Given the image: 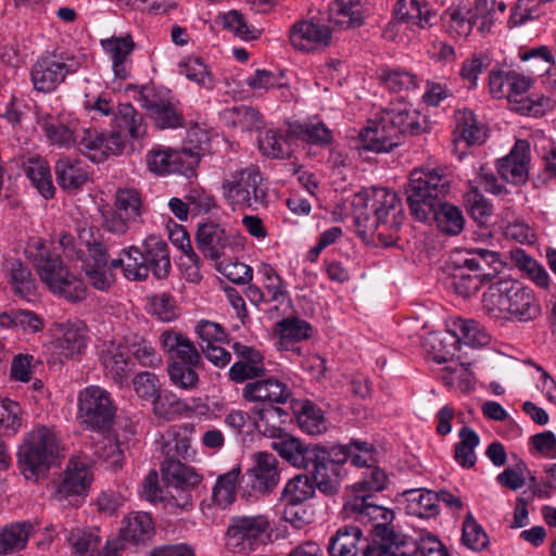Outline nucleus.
I'll return each instance as SVG.
<instances>
[{"instance_id":"1","label":"nucleus","mask_w":556,"mask_h":556,"mask_svg":"<svg viewBox=\"0 0 556 556\" xmlns=\"http://www.w3.org/2000/svg\"><path fill=\"white\" fill-rule=\"evenodd\" d=\"M451 181L437 168H420L410 173L406 189L410 214L419 222H434L445 235L457 236L465 226L459 207L445 201Z\"/></svg>"},{"instance_id":"2","label":"nucleus","mask_w":556,"mask_h":556,"mask_svg":"<svg viewBox=\"0 0 556 556\" xmlns=\"http://www.w3.org/2000/svg\"><path fill=\"white\" fill-rule=\"evenodd\" d=\"M352 206L358 236H377L386 247L395 243L404 220L396 192L382 187L364 188L354 194Z\"/></svg>"},{"instance_id":"3","label":"nucleus","mask_w":556,"mask_h":556,"mask_svg":"<svg viewBox=\"0 0 556 556\" xmlns=\"http://www.w3.org/2000/svg\"><path fill=\"white\" fill-rule=\"evenodd\" d=\"M484 312L495 319H532L539 306L531 289L516 280H498L483 293Z\"/></svg>"},{"instance_id":"4","label":"nucleus","mask_w":556,"mask_h":556,"mask_svg":"<svg viewBox=\"0 0 556 556\" xmlns=\"http://www.w3.org/2000/svg\"><path fill=\"white\" fill-rule=\"evenodd\" d=\"M63 457V445L51 427L36 426L28 431L18 448V464L27 480H39Z\"/></svg>"},{"instance_id":"5","label":"nucleus","mask_w":556,"mask_h":556,"mask_svg":"<svg viewBox=\"0 0 556 556\" xmlns=\"http://www.w3.org/2000/svg\"><path fill=\"white\" fill-rule=\"evenodd\" d=\"M452 288L458 295L468 298L496 276L502 261L495 251L475 249L458 253L452 261Z\"/></svg>"},{"instance_id":"6","label":"nucleus","mask_w":556,"mask_h":556,"mask_svg":"<svg viewBox=\"0 0 556 556\" xmlns=\"http://www.w3.org/2000/svg\"><path fill=\"white\" fill-rule=\"evenodd\" d=\"M226 203L236 210H253L267 206V187L256 166H248L230 172L222 182Z\"/></svg>"},{"instance_id":"7","label":"nucleus","mask_w":556,"mask_h":556,"mask_svg":"<svg viewBox=\"0 0 556 556\" xmlns=\"http://www.w3.org/2000/svg\"><path fill=\"white\" fill-rule=\"evenodd\" d=\"M81 67V58L70 50L55 49L43 52L30 72L34 88L40 92H52Z\"/></svg>"},{"instance_id":"8","label":"nucleus","mask_w":556,"mask_h":556,"mask_svg":"<svg viewBox=\"0 0 556 556\" xmlns=\"http://www.w3.org/2000/svg\"><path fill=\"white\" fill-rule=\"evenodd\" d=\"M35 268L40 280L54 294L70 302H80L87 296L83 280L70 273L60 255L48 251L40 252L35 260Z\"/></svg>"},{"instance_id":"9","label":"nucleus","mask_w":556,"mask_h":556,"mask_svg":"<svg viewBox=\"0 0 556 556\" xmlns=\"http://www.w3.org/2000/svg\"><path fill=\"white\" fill-rule=\"evenodd\" d=\"M78 239L88 253L83 261V269L89 283L99 291H109L115 283V275L109 262L106 242L99 235V230L92 227L83 228Z\"/></svg>"},{"instance_id":"10","label":"nucleus","mask_w":556,"mask_h":556,"mask_svg":"<svg viewBox=\"0 0 556 556\" xmlns=\"http://www.w3.org/2000/svg\"><path fill=\"white\" fill-rule=\"evenodd\" d=\"M270 532L265 515L233 516L227 527L226 545L232 553L249 554L265 545Z\"/></svg>"},{"instance_id":"11","label":"nucleus","mask_w":556,"mask_h":556,"mask_svg":"<svg viewBox=\"0 0 556 556\" xmlns=\"http://www.w3.org/2000/svg\"><path fill=\"white\" fill-rule=\"evenodd\" d=\"M382 530L392 531V528L377 527L376 543H369L363 538L362 530L354 526H344L331 536L328 544L330 556H386L383 552L384 539L388 535Z\"/></svg>"},{"instance_id":"12","label":"nucleus","mask_w":556,"mask_h":556,"mask_svg":"<svg viewBox=\"0 0 556 556\" xmlns=\"http://www.w3.org/2000/svg\"><path fill=\"white\" fill-rule=\"evenodd\" d=\"M78 413L81 422L88 428L103 431L112 426L115 407L106 390L90 386L78 395Z\"/></svg>"},{"instance_id":"13","label":"nucleus","mask_w":556,"mask_h":556,"mask_svg":"<svg viewBox=\"0 0 556 556\" xmlns=\"http://www.w3.org/2000/svg\"><path fill=\"white\" fill-rule=\"evenodd\" d=\"M200 157L190 149L175 150L157 146L146 154L149 170L157 176L180 174L186 177L193 175Z\"/></svg>"},{"instance_id":"14","label":"nucleus","mask_w":556,"mask_h":556,"mask_svg":"<svg viewBox=\"0 0 556 556\" xmlns=\"http://www.w3.org/2000/svg\"><path fill=\"white\" fill-rule=\"evenodd\" d=\"M76 147L85 156L94 163L104 162L110 155H118L125 148V139L117 131L105 134L94 127H78Z\"/></svg>"},{"instance_id":"15","label":"nucleus","mask_w":556,"mask_h":556,"mask_svg":"<svg viewBox=\"0 0 556 556\" xmlns=\"http://www.w3.org/2000/svg\"><path fill=\"white\" fill-rule=\"evenodd\" d=\"M382 533L388 535L382 552L386 556H450L443 543L433 535L428 534L416 541L394 529L382 530Z\"/></svg>"},{"instance_id":"16","label":"nucleus","mask_w":556,"mask_h":556,"mask_svg":"<svg viewBox=\"0 0 556 556\" xmlns=\"http://www.w3.org/2000/svg\"><path fill=\"white\" fill-rule=\"evenodd\" d=\"M154 532L152 518L147 513H134L123 520L118 538L109 540L97 556H121L126 544H144Z\"/></svg>"},{"instance_id":"17","label":"nucleus","mask_w":556,"mask_h":556,"mask_svg":"<svg viewBox=\"0 0 556 556\" xmlns=\"http://www.w3.org/2000/svg\"><path fill=\"white\" fill-rule=\"evenodd\" d=\"M52 332V345L60 357L74 359L85 354L90 338L88 327L83 320L55 323Z\"/></svg>"},{"instance_id":"18","label":"nucleus","mask_w":556,"mask_h":556,"mask_svg":"<svg viewBox=\"0 0 556 556\" xmlns=\"http://www.w3.org/2000/svg\"><path fill=\"white\" fill-rule=\"evenodd\" d=\"M242 399L256 405H285L292 400L290 387L275 377L256 378L242 388Z\"/></svg>"},{"instance_id":"19","label":"nucleus","mask_w":556,"mask_h":556,"mask_svg":"<svg viewBox=\"0 0 556 556\" xmlns=\"http://www.w3.org/2000/svg\"><path fill=\"white\" fill-rule=\"evenodd\" d=\"M138 101L153 118L161 129L178 128L184 126V117L178 106L168 98H164L152 89L141 87Z\"/></svg>"},{"instance_id":"20","label":"nucleus","mask_w":556,"mask_h":556,"mask_svg":"<svg viewBox=\"0 0 556 556\" xmlns=\"http://www.w3.org/2000/svg\"><path fill=\"white\" fill-rule=\"evenodd\" d=\"M375 496L368 495H348L343 505L348 517L354 518L361 522L374 521L372 534L376 543L377 527L389 528L388 523L393 520V511L375 503Z\"/></svg>"},{"instance_id":"21","label":"nucleus","mask_w":556,"mask_h":556,"mask_svg":"<svg viewBox=\"0 0 556 556\" xmlns=\"http://www.w3.org/2000/svg\"><path fill=\"white\" fill-rule=\"evenodd\" d=\"M231 348L239 359L228 370L230 381L243 383L266 376L264 355L261 351L240 342H235Z\"/></svg>"},{"instance_id":"22","label":"nucleus","mask_w":556,"mask_h":556,"mask_svg":"<svg viewBox=\"0 0 556 556\" xmlns=\"http://www.w3.org/2000/svg\"><path fill=\"white\" fill-rule=\"evenodd\" d=\"M382 121L397 138L401 135L419 136L429 130L427 116L405 103L395 104L387 110Z\"/></svg>"},{"instance_id":"23","label":"nucleus","mask_w":556,"mask_h":556,"mask_svg":"<svg viewBox=\"0 0 556 556\" xmlns=\"http://www.w3.org/2000/svg\"><path fill=\"white\" fill-rule=\"evenodd\" d=\"M331 38V29L327 25L313 20L299 21L289 30L291 46L304 52L328 47Z\"/></svg>"},{"instance_id":"24","label":"nucleus","mask_w":556,"mask_h":556,"mask_svg":"<svg viewBox=\"0 0 556 556\" xmlns=\"http://www.w3.org/2000/svg\"><path fill=\"white\" fill-rule=\"evenodd\" d=\"M248 477L252 490L261 494L271 493L280 480L276 456L267 452L256 453Z\"/></svg>"},{"instance_id":"25","label":"nucleus","mask_w":556,"mask_h":556,"mask_svg":"<svg viewBox=\"0 0 556 556\" xmlns=\"http://www.w3.org/2000/svg\"><path fill=\"white\" fill-rule=\"evenodd\" d=\"M326 457L324 446L319 445L309 460V468L306 470L309 472L317 490L327 496H331L339 492L344 472L330 464Z\"/></svg>"},{"instance_id":"26","label":"nucleus","mask_w":556,"mask_h":556,"mask_svg":"<svg viewBox=\"0 0 556 556\" xmlns=\"http://www.w3.org/2000/svg\"><path fill=\"white\" fill-rule=\"evenodd\" d=\"M99 361L106 378L122 387L130 374V358L124 348L114 341L104 342L99 351Z\"/></svg>"},{"instance_id":"27","label":"nucleus","mask_w":556,"mask_h":556,"mask_svg":"<svg viewBox=\"0 0 556 556\" xmlns=\"http://www.w3.org/2000/svg\"><path fill=\"white\" fill-rule=\"evenodd\" d=\"M529 163V143L526 140H517L509 154L498 160L497 172L503 180L520 185L528 179Z\"/></svg>"},{"instance_id":"28","label":"nucleus","mask_w":556,"mask_h":556,"mask_svg":"<svg viewBox=\"0 0 556 556\" xmlns=\"http://www.w3.org/2000/svg\"><path fill=\"white\" fill-rule=\"evenodd\" d=\"M159 343L168 355L169 362L203 365L202 356L194 343L182 332L167 329L161 332Z\"/></svg>"},{"instance_id":"29","label":"nucleus","mask_w":556,"mask_h":556,"mask_svg":"<svg viewBox=\"0 0 556 556\" xmlns=\"http://www.w3.org/2000/svg\"><path fill=\"white\" fill-rule=\"evenodd\" d=\"M251 415L255 428L265 437L276 439L286 433L285 426L292 420V415L280 405H254Z\"/></svg>"},{"instance_id":"30","label":"nucleus","mask_w":556,"mask_h":556,"mask_svg":"<svg viewBox=\"0 0 556 556\" xmlns=\"http://www.w3.org/2000/svg\"><path fill=\"white\" fill-rule=\"evenodd\" d=\"M197 245L202 254L213 261H217L225 250L232 244L231 237L226 229L214 222L199 225L197 230Z\"/></svg>"},{"instance_id":"31","label":"nucleus","mask_w":556,"mask_h":556,"mask_svg":"<svg viewBox=\"0 0 556 556\" xmlns=\"http://www.w3.org/2000/svg\"><path fill=\"white\" fill-rule=\"evenodd\" d=\"M271 447L292 466L308 469L309 460L319 447V444H304L295 437L286 432L274 439Z\"/></svg>"},{"instance_id":"32","label":"nucleus","mask_w":556,"mask_h":556,"mask_svg":"<svg viewBox=\"0 0 556 556\" xmlns=\"http://www.w3.org/2000/svg\"><path fill=\"white\" fill-rule=\"evenodd\" d=\"M101 46L110 55L114 77L121 80L129 78L132 67L131 53L135 49L131 36L104 39L101 40Z\"/></svg>"},{"instance_id":"33","label":"nucleus","mask_w":556,"mask_h":556,"mask_svg":"<svg viewBox=\"0 0 556 556\" xmlns=\"http://www.w3.org/2000/svg\"><path fill=\"white\" fill-rule=\"evenodd\" d=\"M427 355L437 364H446L457 361L460 366L469 367L470 362H465L462 356L457 354L459 351L458 343L454 334L447 329L445 336L439 332L429 333L424 342Z\"/></svg>"},{"instance_id":"34","label":"nucleus","mask_w":556,"mask_h":556,"mask_svg":"<svg viewBox=\"0 0 556 556\" xmlns=\"http://www.w3.org/2000/svg\"><path fill=\"white\" fill-rule=\"evenodd\" d=\"M142 255L148 269L156 279L168 277L172 264L167 243L155 235L148 236L142 243Z\"/></svg>"},{"instance_id":"35","label":"nucleus","mask_w":556,"mask_h":556,"mask_svg":"<svg viewBox=\"0 0 556 556\" xmlns=\"http://www.w3.org/2000/svg\"><path fill=\"white\" fill-rule=\"evenodd\" d=\"M92 481L89 466L79 459H70L64 478L58 486V495L66 498L72 495H83Z\"/></svg>"},{"instance_id":"36","label":"nucleus","mask_w":556,"mask_h":556,"mask_svg":"<svg viewBox=\"0 0 556 556\" xmlns=\"http://www.w3.org/2000/svg\"><path fill=\"white\" fill-rule=\"evenodd\" d=\"M394 13L399 22L407 24L412 29L415 27L429 28L435 18V13L426 0H399Z\"/></svg>"},{"instance_id":"37","label":"nucleus","mask_w":556,"mask_h":556,"mask_svg":"<svg viewBox=\"0 0 556 556\" xmlns=\"http://www.w3.org/2000/svg\"><path fill=\"white\" fill-rule=\"evenodd\" d=\"M34 531L30 521H16L0 528V556L23 551Z\"/></svg>"},{"instance_id":"38","label":"nucleus","mask_w":556,"mask_h":556,"mask_svg":"<svg viewBox=\"0 0 556 556\" xmlns=\"http://www.w3.org/2000/svg\"><path fill=\"white\" fill-rule=\"evenodd\" d=\"M257 274L261 277L266 303L282 305L291 302L287 281L282 279L270 264L262 263L257 268Z\"/></svg>"},{"instance_id":"39","label":"nucleus","mask_w":556,"mask_h":556,"mask_svg":"<svg viewBox=\"0 0 556 556\" xmlns=\"http://www.w3.org/2000/svg\"><path fill=\"white\" fill-rule=\"evenodd\" d=\"M447 327H450V331L454 334L458 344L481 348L490 342L489 333L476 320L456 317L451 319Z\"/></svg>"},{"instance_id":"40","label":"nucleus","mask_w":556,"mask_h":556,"mask_svg":"<svg viewBox=\"0 0 556 556\" xmlns=\"http://www.w3.org/2000/svg\"><path fill=\"white\" fill-rule=\"evenodd\" d=\"M54 172L59 186L67 191L79 189L88 179L85 165L68 156L61 157L55 163Z\"/></svg>"},{"instance_id":"41","label":"nucleus","mask_w":556,"mask_h":556,"mask_svg":"<svg viewBox=\"0 0 556 556\" xmlns=\"http://www.w3.org/2000/svg\"><path fill=\"white\" fill-rule=\"evenodd\" d=\"M113 268H122L123 275L130 281H142L148 278L144 257L139 248L131 245L121 251L119 257L111 261Z\"/></svg>"},{"instance_id":"42","label":"nucleus","mask_w":556,"mask_h":556,"mask_svg":"<svg viewBox=\"0 0 556 556\" xmlns=\"http://www.w3.org/2000/svg\"><path fill=\"white\" fill-rule=\"evenodd\" d=\"M289 132L296 139L320 147L328 146L332 141L331 130L324 122L316 118L290 124Z\"/></svg>"},{"instance_id":"43","label":"nucleus","mask_w":556,"mask_h":556,"mask_svg":"<svg viewBox=\"0 0 556 556\" xmlns=\"http://www.w3.org/2000/svg\"><path fill=\"white\" fill-rule=\"evenodd\" d=\"M407 501V514L418 518H431L439 514L437 492L428 489L404 491Z\"/></svg>"},{"instance_id":"44","label":"nucleus","mask_w":556,"mask_h":556,"mask_svg":"<svg viewBox=\"0 0 556 556\" xmlns=\"http://www.w3.org/2000/svg\"><path fill=\"white\" fill-rule=\"evenodd\" d=\"M455 141H464L467 146L481 144L485 139V130L479 126L476 115L470 110L455 113Z\"/></svg>"},{"instance_id":"45","label":"nucleus","mask_w":556,"mask_h":556,"mask_svg":"<svg viewBox=\"0 0 556 556\" xmlns=\"http://www.w3.org/2000/svg\"><path fill=\"white\" fill-rule=\"evenodd\" d=\"M5 269L14 293L29 301L36 291V282L30 269L17 260L8 261Z\"/></svg>"},{"instance_id":"46","label":"nucleus","mask_w":556,"mask_h":556,"mask_svg":"<svg viewBox=\"0 0 556 556\" xmlns=\"http://www.w3.org/2000/svg\"><path fill=\"white\" fill-rule=\"evenodd\" d=\"M162 472L168 483L181 490L193 489L202 480L192 467L186 466L177 459L163 462Z\"/></svg>"},{"instance_id":"47","label":"nucleus","mask_w":556,"mask_h":556,"mask_svg":"<svg viewBox=\"0 0 556 556\" xmlns=\"http://www.w3.org/2000/svg\"><path fill=\"white\" fill-rule=\"evenodd\" d=\"M388 124L381 121V126L375 129L367 128L359 134L362 148L374 152H388L397 147L401 138L396 134L388 132Z\"/></svg>"},{"instance_id":"48","label":"nucleus","mask_w":556,"mask_h":556,"mask_svg":"<svg viewBox=\"0 0 556 556\" xmlns=\"http://www.w3.org/2000/svg\"><path fill=\"white\" fill-rule=\"evenodd\" d=\"M296 422L302 431L315 435L326 430L323 410L311 401H304L293 406Z\"/></svg>"},{"instance_id":"49","label":"nucleus","mask_w":556,"mask_h":556,"mask_svg":"<svg viewBox=\"0 0 556 556\" xmlns=\"http://www.w3.org/2000/svg\"><path fill=\"white\" fill-rule=\"evenodd\" d=\"M162 453L165 456L164 462H169L170 459L184 458L187 459L191 456V440L187 435L186 431H181L180 429L169 428L162 435Z\"/></svg>"},{"instance_id":"50","label":"nucleus","mask_w":556,"mask_h":556,"mask_svg":"<svg viewBox=\"0 0 556 556\" xmlns=\"http://www.w3.org/2000/svg\"><path fill=\"white\" fill-rule=\"evenodd\" d=\"M378 78L392 92L409 91L418 87L417 76L400 67L383 66L378 71Z\"/></svg>"},{"instance_id":"51","label":"nucleus","mask_w":556,"mask_h":556,"mask_svg":"<svg viewBox=\"0 0 556 556\" xmlns=\"http://www.w3.org/2000/svg\"><path fill=\"white\" fill-rule=\"evenodd\" d=\"M317 488L307 471L290 479L281 492V500L286 504H301L315 495Z\"/></svg>"},{"instance_id":"52","label":"nucleus","mask_w":556,"mask_h":556,"mask_svg":"<svg viewBox=\"0 0 556 556\" xmlns=\"http://www.w3.org/2000/svg\"><path fill=\"white\" fill-rule=\"evenodd\" d=\"M330 21L342 28L358 27L363 23L359 0H336L330 9Z\"/></svg>"},{"instance_id":"53","label":"nucleus","mask_w":556,"mask_h":556,"mask_svg":"<svg viewBox=\"0 0 556 556\" xmlns=\"http://www.w3.org/2000/svg\"><path fill=\"white\" fill-rule=\"evenodd\" d=\"M446 30L453 38H466L472 30L476 16L466 7L450 8L444 13Z\"/></svg>"},{"instance_id":"54","label":"nucleus","mask_w":556,"mask_h":556,"mask_svg":"<svg viewBox=\"0 0 556 556\" xmlns=\"http://www.w3.org/2000/svg\"><path fill=\"white\" fill-rule=\"evenodd\" d=\"M223 118L232 127H239L245 131L258 130L263 126L260 112L251 106L236 105L223 111Z\"/></svg>"},{"instance_id":"55","label":"nucleus","mask_w":556,"mask_h":556,"mask_svg":"<svg viewBox=\"0 0 556 556\" xmlns=\"http://www.w3.org/2000/svg\"><path fill=\"white\" fill-rule=\"evenodd\" d=\"M510 257L518 269L532 280L538 287L546 289L549 286V276L545 268L526 253L522 249H513Z\"/></svg>"},{"instance_id":"56","label":"nucleus","mask_w":556,"mask_h":556,"mask_svg":"<svg viewBox=\"0 0 556 556\" xmlns=\"http://www.w3.org/2000/svg\"><path fill=\"white\" fill-rule=\"evenodd\" d=\"M114 123L119 129L126 130L134 139L142 138L146 134V125L142 115L130 103H121L114 113Z\"/></svg>"},{"instance_id":"57","label":"nucleus","mask_w":556,"mask_h":556,"mask_svg":"<svg viewBox=\"0 0 556 556\" xmlns=\"http://www.w3.org/2000/svg\"><path fill=\"white\" fill-rule=\"evenodd\" d=\"M26 176L30 179L33 186L45 199H51L54 195L55 188L52 182L50 167L43 159H30L25 169Z\"/></svg>"},{"instance_id":"58","label":"nucleus","mask_w":556,"mask_h":556,"mask_svg":"<svg viewBox=\"0 0 556 556\" xmlns=\"http://www.w3.org/2000/svg\"><path fill=\"white\" fill-rule=\"evenodd\" d=\"M115 210L126 220L142 223V200L140 193L132 188L118 189L115 194Z\"/></svg>"},{"instance_id":"59","label":"nucleus","mask_w":556,"mask_h":556,"mask_svg":"<svg viewBox=\"0 0 556 556\" xmlns=\"http://www.w3.org/2000/svg\"><path fill=\"white\" fill-rule=\"evenodd\" d=\"M23 425V409L21 405L10 399L0 397V438L13 437Z\"/></svg>"},{"instance_id":"60","label":"nucleus","mask_w":556,"mask_h":556,"mask_svg":"<svg viewBox=\"0 0 556 556\" xmlns=\"http://www.w3.org/2000/svg\"><path fill=\"white\" fill-rule=\"evenodd\" d=\"M459 439L455 445L454 458L463 468H471L477 462L475 448L480 443L479 435L473 429L466 426L460 429Z\"/></svg>"},{"instance_id":"61","label":"nucleus","mask_w":556,"mask_h":556,"mask_svg":"<svg viewBox=\"0 0 556 556\" xmlns=\"http://www.w3.org/2000/svg\"><path fill=\"white\" fill-rule=\"evenodd\" d=\"M240 473V466H236L218 477L213 489V500L218 506L225 508L235 502Z\"/></svg>"},{"instance_id":"62","label":"nucleus","mask_w":556,"mask_h":556,"mask_svg":"<svg viewBox=\"0 0 556 556\" xmlns=\"http://www.w3.org/2000/svg\"><path fill=\"white\" fill-rule=\"evenodd\" d=\"M93 450L96 460L105 463L112 470L116 471L123 467L124 453L115 439L101 435Z\"/></svg>"},{"instance_id":"63","label":"nucleus","mask_w":556,"mask_h":556,"mask_svg":"<svg viewBox=\"0 0 556 556\" xmlns=\"http://www.w3.org/2000/svg\"><path fill=\"white\" fill-rule=\"evenodd\" d=\"M277 331L280 336V344L287 345L292 342H299L308 339L312 336V326L304 319L290 317L280 320L277 324Z\"/></svg>"},{"instance_id":"64","label":"nucleus","mask_w":556,"mask_h":556,"mask_svg":"<svg viewBox=\"0 0 556 556\" xmlns=\"http://www.w3.org/2000/svg\"><path fill=\"white\" fill-rule=\"evenodd\" d=\"M388 482L387 473L379 467L372 465L368 468L361 481L353 484L349 495L375 496L376 492L382 491Z\"/></svg>"}]
</instances>
